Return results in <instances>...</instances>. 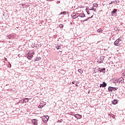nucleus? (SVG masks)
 I'll return each mask as SVG.
<instances>
[{
    "label": "nucleus",
    "instance_id": "obj_1",
    "mask_svg": "<svg viewBox=\"0 0 125 125\" xmlns=\"http://www.w3.org/2000/svg\"><path fill=\"white\" fill-rule=\"evenodd\" d=\"M122 41V38H118L117 40H116V41L114 42V45L116 46H120L121 43L120 42Z\"/></svg>",
    "mask_w": 125,
    "mask_h": 125
},
{
    "label": "nucleus",
    "instance_id": "obj_2",
    "mask_svg": "<svg viewBox=\"0 0 125 125\" xmlns=\"http://www.w3.org/2000/svg\"><path fill=\"white\" fill-rule=\"evenodd\" d=\"M49 119V117L48 116H43L42 117V121L43 123H47V121Z\"/></svg>",
    "mask_w": 125,
    "mask_h": 125
},
{
    "label": "nucleus",
    "instance_id": "obj_3",
    "mask_svg": "<svg viewBox=\"0 0 125 125\" xmlns=\"http://www.w3.org/2000/svg\"><path fill=\"white\" fill-rule=\"evenodd\" d=\"M72 116H73V117H75L76 119L77 120H81L82 118V116L81 114H72Z\"/></svg>",
    "mask_w": 125,
    "mask_h": 125
},
{
    "label": "nucleus",
    "instance_id": "obj_4",
    "mask_svg": "<svg viewBox=\"0 0 125 125\" xmlns=\"http://www.w3.org/2000/svg\"><path fill=\"white\" fill-rule=\"evenodd\" d=\"M33 54L32 53H28L26 55V57H27V59L29 60H31L32 58H33Z\"/></svg>",
    "mask_w": 125,
    "mask_h": 125
},
{
    "label": "nucleus",
    "instance_id": "obj_5",
    "mask_svg": "<svg viewBox=\"0 0 125 125\" xmlns=\"http://www.w3.org/2000/svg\"><path fill=\"white\" fill-rule=\"evenodd\" d=\"M118 11V9H114L113 11L111 12V16H117V12Z\"/></svg>",
    "mask_w": 125,
    "mask_h": 125
},
{
    "label": "nucleus",
    "instance_id": "obj_6",
    "mask_svg": "<svg viewBox=\"0 0 125 125\" xmlns=\"http://www.w3.org/2000/svg\"><path fill=\"white\" fill-rule=\"evenodd\" d=\"M107 86V83L105 82H103V83L100 84V87H106Z\"/></svg>",
    "mask_w": 125,
    "mask_h": 125
},
{
    "label": "nucleus",
    "instance_id": "obj_7",
    "mask_svg": "<svg viewBox=\"0 0 125 125\" xmlns=\"http://www.w3.org/2000/svg\"><path fill=\"white\" fill-rule=\"evenodd\" d=\"M105 70H106V68H103L101 69H99L98 71L100 72V73H103L104 74H105V73L106 72Z\"/></svg>",
    "mask_w": 125,
    "mask_h": 125
},
{
    "label": "nucleus",
    "instance_id": "obj_8",
    "mask_svg": "<svg viewBox=\"0 0 125 125\" xmlns=\"http://www.w3.org/2000/svg\"><path fill=\"white\" fill-rule=\"evenodd\" d=\"M79 17H81V18H83L85 17V15L83 13H78Z\"/></svg>",
    "mask_w": 125,
    "mask_h": 125
},
{
    "label": "nucleus",
    "instance_id": "obj_9",
    "mask_svg": "<svg viewBox=\"0 0 125 125\" xmlns=\"http://www.w3.org/2000/svg\"><path fill=\"white\" fill-rule=\"evenodd\" d=\"M38 120L37 119H32V122L34 125H38Z\"/></svg>",
    "mask_w": 125,
    "mask_h": 125
},
{
    "label": "nucleus",
    "instance_id": "obj_10",
    "mask_svg": "<svg viewBox=\"0 0 125 125\" xmlns=\"http://www.w3.org/2000/svg\"><path fill=\"white\" fill-rule=\"evenodd\" d=\"M78 17H79V13H76V14L75 15H74L72 16V18L74 20L77 19V18H78Z\"/></svg>",
    "mask_w": 125,
    "mask_h": 125
},
{
    "label": "nucleus",
    "instance_id": "obj_11",
    "mask_svg": "<svg viewBox=\"0 0 125 125\" xmlns=\"http://www.w3.org/2000/svg\"><path fill=\"white\" fill-rule=\"evenodd\" d=\"M69 13L67 11H63L61 12L59 15H66V14H68Z\"/></svg>",
    "mask_w": 125,
    "mask_h": 125
},
{
    "label": "nucleus",
    "instance_id": "obj_12",
    "mask_svg": "<svg viewBox=\"0 0 125 125\" xmlns=\"http://www.w3.org/2000/svg\"><path fill=\"white\" fill-rule=\"evenodd\" d=\"M112 103L113 104V105H116V104L118 103V100H113L112 101Z\"/></svg>",
    "mask_w": 125,
    "mask_h": 125
},
{
    "label": "nucleus",
    "instance_id": "obj_13",
    "mask_svg": "<svg viewBox=\"0 0 125 125\" xmlns=\"http://www.w3.org/2000/svg\"><path fill=\"white\" fill-rule=\"evenodd\" d=\"M108 91L109 92L110 91V92H113V87L109 86L108 87Z\"/></svg>",
    "mask_w": 125,
    "mask_h": 125
},
{
    "label": "nucleus",
    "instance_id": "obj_14",
    "mask_svg": "<svg viewBox=\"0 0 125 125\" xmlns=\"http://www.w3.org/2000/svg\"><path fill=\"white\" fill-rule=\"evenodd\" d=\"M119 83H124V78H119Z\"/></svg>",
    "mask_w": 125,
    "mask_h": 125
},
{
    "label": "nucleus",
    "instance_id": "obj_15",
    "mask_svg": "<svg viewBox=\"0 0 125 125\" xmlns=\"http://www.w3.org/2000/svg\"><path fill=\"white\" fill-rule=\"evenodd\" d=\"M97 62H98L99 63H103V60H102V59H101V58L98 59L97 60Z\"/></svg>",
    "mask_w": 125,
    "mask_h": 125
},
{
    "label": "nucleus",
    "instance_id": "obj_16",
    "mask_svg": "<svg viewBox=\"0 0 125 125\" xmlns=\"http://www.w3.org/2000/svg\"><path fill=\"white\" fill-rule=\"evenodd\" d=\"M3 16L4 19H7L8 17H7V15L6 14L3 13Z\"/></svg>",
    "mask_w": 125,
    "mask_h": 125
},
{
    "label": "nucleus",
    "instance_id": "obj_17",
    "mask_svg": "<svg viewBox=\"0 0 125 125\" xmlns=\"http://www.w3.org/2000/svg\"><path fill=\"white\" fill-rule=\"evenodd\" d=\"M93 7H98V4L97 3L93 4Z\"/></svg>",
    "mask_w": 125,
    "mask_h": 125
},
{
    "label": "nucleus",
    "instance_id": "obj_18",
    "mask_svg": "<svg viewBox=\"0 0 125 125\" xmlns=\"http://www.w3.org/2000/svg\"><path fill=\"white\" fill-rule=\"evenodd\" d=\"M41 57H36V59H35V61H39V60H41Z\"/></svg>",
    "mask_w": 125,
    "mask_h": 125
},
{
    "label": "nucleus",
    "instance_id": "obj_19",
    "mask_svg": "<svg viewBox=\"0 0 125 125\" xmlns=\"http://www.w3.org/2000/svg\"><path fill=\"white\" fill-rule=\"evenodd\" d=\"M102 31H103V30L101 29V28H100L97 30V32L98 33H102Z\"/></svg>",
    "mask_w": 125,
    "mask_h": 125
},
{
    "label": "nucleus",
    "instance_id": "obj_20",
    "mask_svg": "<svg viewBox=\"0 0 125 125\" xmlns=\"http://www.w3.org/2000/svg\"><path fill=\"white\" fill-rule=\"evenodd\" d=\"M57 49H60V48H61V46H60V45H57L56 46Z\"/></svg>",
    "mask_w": 125,
    "mask_h": 125
},
{
    "label": "nucleus",
    "instance_id": "obj_21",
    "mask_svg": "<svg viewBox=\"0 0 125 125\" xmlns=\"http://www.w3.org/2000/svg\"><path fill=\"white\" fill-rule=\"evenodd\" d=\"M8 38H9V40H10L11 39H13V38H14V36L10 35L8 37Z\"/></svg>",
    "mask_w": 125,
    "mask_h": 125
},
{
    "label": "nucleus",
    "instance_id": "obj_22",
    "mask_svg": "<svg viewBox=\"0 0 125 125\" xmlns=\"http://www.w3.org/2000/svg\"><path fill=\"white\" fill-rule=\"evenodd\" d=\"M78 72H79V73H80V74H83V70H82L81 69H78Z\"/></svg>",
    "mask_w": 125,
    "mask_h": 125
},
{
    "label": "nucleus",
    "instance_id": "obj_23",
    "mask_svg": "<svg viewBox=\"0 0 125 125\" xmlns=\"http://www.w3.org/2000/svg\"><path fill=\"white\" fill-rule=\"evenodd\" d=\"M118 87H112V90L115 91V90H117Z\"/></svg>",
    "mask_w": 125,
    "mask_h": 125
},
{
    "label": "nucleus",
    "instance_id": "obj_24",
    "mask_svg": "<svg viewBox=\"0 0 125 125\" xmlns=\"http://www.w3.org/2000/svg\"><path fill=\"white\" fill-rule=\"evenodd\" d=\"M63 27H64V25H63V24H60L59 25V27L61 29L62 28H63Z\"/></svg>",
    "mask_w": 125,
    "mask_h": 125
},
{
    "label": "nucleus",
    "instance_id": "obj_25",
    "mask_svg": "<svg viewBox=\"0 0 125 125\" xmlns=\"http://www.w3.org/2000/svg\"><path fill=\"white\" fill-rule=\"evenodd\" d=\"M89 10H93V11H96V9H94V8H93V7L91 9H89Z\"/></svg>",
    "mask_w": 125,
    "mask_h": 125
},
{
    "label": "nucleus",
    "instance_id": "obj_26",
    "mask_svg": "<svg viewBox=\"0 0 125 125\" xmlns=\"http://www.w3.org/2000/svg\"><path fill=\"white\" fill-rule=\"evenodd\" d=\"M24 100H27L26 102H29V99L28 98H24Z\"/></svg>",
    "mask_w": 125,
    "mask_h": 125
},
{
    "label": "nucleus",
    "instance_id": "obj_27",
    "mask_svg": "<svg viewBox=\"0 0 125 125\" xmlns=\"http://www.w3.org/2000/svg\"><path fill=\"white\" fill-rule=\"evenodd\" d=\"M115 1H111L109 3V4H112V3H115Z\"/></svg>",
    "mask_w": 125,
    "mask_h": 125
},
{
    "label": "nucleus",
    "instance_id": "obj_28",
    "mask_svg": "<svg viewBox=\"0 0 125 125\" xmlns=\"http://www.w3.org/2000/svg\"><path fill=\"white\" fill-rule=\"evenodd\" d=\"M89 19H91V18H88L87 19H86L85 20H84V21H87V20H89Z\"/></svg>",
    "mask_w": 125,
    "mask_h": 125
},
{
    "label": "nucleus",
    "instance_id": "obj_29",
    "mask_svg": "<svg viewBox=\"0 0 125 125\" xmlns=\"http://www.w3.org/2000/svg\"><path fill=\"white\" fill-rule=\"evenodd\" d=\"M98 72V70H97V69H94V73H97Z\"/></svg>",
    "mask_w": 125,
    "mask_h": 125
},
{
    "label": "nucleus",
    "instance_id": "obj_30",
    "mask_svg": "<svg viewBox=\"0 0 125 125\" xmlns=\"http://www.w3.org/2000/svg\"><path fill=\"white\" fill-rule=\"evenodd\" d=\"M24 102H25V103H27V101H25V99H23L22 100V103H24Z\"/></svg>",
    "mask_w": 125,
    "mask_h": 125
},
{
    "label": "nucleus",
    "instance_id": "obj_31",
    "mask_svg": "<svg viewBox=\"0 0 125 125\" xmlns=\"http://www.w3.org/2000/svg\"><path fill=\"white\" fill-rule=\"evenodd\" d=\"M115 2H116V3H120V1L119 0H115Z\"/></svg>",
    "mask_w": 125,
    "mask_h": 125
},
{
    "label": "nucleus",
    "instance_id": "obj_32",
    "mask_svg": "<svg viewBox=\"0 0 125 125\" xmlns=\"http://www.w3.org/2000/svg\"><path fill=\"white\" fill-rule=\"evenodd\" d=\"M38 108H39L40 109H42V105H39L38 106Z\"/></svg>",
    "mask_w": 125,
    "mask_h": 125
},
{
    "label": "nucleus",
    "instance_id": "obj_33",
    "mask_svg": "<svg viewBox=\"0 0 125 125\" xmlns=\"http://www.w3.org/2000/svg\"><path fill=\"white\" fill-rule=\"evenodd\" d=\"M86 12L87 13V14L89 15L90 13H89V12L88 11H86Z\"/></svg>",
    "mask_w": 125,
    "mask_h": 125
},
{
    "label": "nucleus",
    "instance_id": "obj_34",
    "mask_svg": "<svg viewBox=\"0 0 125 125\" xmlns=\"http://www.w3.org/2000/svg\"><path fill=\"white\" fill-rule=\"evenodd\" d=\"M89 8H88V7H86V11H87V10H89Z\"/></svg>",
    "mask_w": 125,
    "mask_h": 125
},
{
    "label": "nucleus",
    "instance_id": "obj_35",
    "mask_svg": "<svg viewBox=\"0 0 125 125\" xmlns=\"http://www.w3.org/2000/svg\"><path fill=\"white\" fill-rule=\"evenodd\" d=\"M35 47H39V45L38 44H36L35 45Z\"/></svg>",
    "mask_w": 125,
    "mask_h": 125
},
{
    "label": "nucleus",
    "instance_id": "obj_36",
    "mask_svg": "<svg viewBox=\"0 0 125 125\" xmlns=\"http://www.w3.org/2000/svg\"><path fill=\"white\" fill-rule=\"evenodd\" d=\"M57 4H58L59 3H60V1H57Z\"/></svg>",
    "mask_w": 125,
    "mask_h": 125
},
{
    "label": "nucleus",
    "instance_id": "obj_37",
    "mask_svg": "<svg viewBox=\"0 0 125 125\" xmlns=\"http://www.w3.org/2000/svg\"><path fill=\"white\" fill-rule=\"evenodd\" d=\"M9 68H11V64L10 63L9 64Z\"/></svg>",
    "mask_w": 125,
    "mask_h": 125
},
{
    "label": "nucleus",
    "instance_id": "obj_38",
    "mask_svg": "<svg viewBox=\"0 0 125 125\" xmlns=\"http://www.w3.org/2000/svg\"><path fill=\"white\" fill-rule=\"evenodd\" d=\"M112 80L113 81H117V79H116V78H113Z\"/></svg>",
    "mask_w": 125,
    "mask_h": 125
},
{
    "label": "nucleus",
    "instance_id": "obj_39",
    "mask_svg": "<svg viewBox=\"0 0 125 125\" xmlns=\"http://www.w3.org/2000/svg\"><path fill=\"white\" fill-rule=\"evenodd\" d=\"M71 83H72V84H75V81L72 82Z\"/></svg>",
    "mask_w": 125,
    "mask_h": 125
},
{
    "label": "nucleus",
    "instance_id": "obj_40",
    "mask_svg": "<svg viewBox=\"0 0 125 125\" xmlns=\"http://www.w3.org/2000/svg\"><path fill=\"white\" fill-rule=\"evenodd\" d=\"M38 45H39V47H41V46H42V44H38Z\"/></svg>",
    "mask_w": 125,
    "mask_h": 125
},
{
    "label": "nucleus",
    "instance_id": "obj_41",
    "mask_svg": "<svg viewBox=\"0 0 125 125\" xmlns=\"http://www.w3.org/2000/svg\"><path fill=\"white\" fill-rule=\"evenodd\" d=\"M116 80H115L114 82H113V83H118V81H117V82H116Z\"/></svg>",
    "mask_w": 125,
    "mask_h": 125
},
{
    "label": "nucleus",
    "instance_id": "obj_42",
    "mask_svg": "<svg viewBox=\"0 0 125 125\" xmlns=\"http://www.w3.org/2000/svg\"><path fill=\"white\" fill-rule=\"evenodd\" d=\"M81 22H85V21H84V20H83V21L82 20V21H81Z\"/></svg>",
    "mask_w": 125,
    "mask_h": 125
},
{
    "label": "nucleus",
    "instance_id": "obj_43",
    "mask_svg": "<svg viewBox=\"0 0 125 125\" xmlns=\"http://www.w3.org/2000/svg\"><path fill=\"white\" fill-rule=\"evenodd\" d=\"M75 85H76V86H79V85H78V83H77L75 84Z\"/></svg>",
    "mask_w": 125,
    "mask_h": 125
},
{
    "label": "nucleus",
    "instance_id": "obj_44",
    "mask_svg": "<svg viewBox=\"0 0 125 125\" xmlns=\"http://www.w3.org/2000/svg\"><path fill=\"white\" fill-rule=\"evenodd\" d=\"M92 17H93V15L91 17H89V18H92Z\"/></svg>",
    "mask_w": 125,
    "mask_h": 125
},
{
    "label": "nucleus",
    "instance_id": "obj_45",
    "mask_svg": "<svg viewBox=\"0 0 125 125\" xmlns=\"http://www.w3.org/2000/svg\"><path fill=\"white\" fill-rule=\"evenodd\" d=\"M32 47H33V48H34V47H35V45H32Z\"/></svg>",
    "mask_w": 125,
    "mask_h": 125
},
{
    "label": "nucleus",
    "instance_id": "obj_46",
    "mask_svg": "<svg viewBox=\"0 0 125 125\" xmlns=\"http://www.w3.org/2000/svg\"><path fill=\"white\" fill-rule=\"evenodd\" d=\"M73 14H75V13H73V14L71 15V16H73Z\"/></svg>",
    "mask_w": 125,
    "mask_h": 125
},
{
    "label": "nucleus",
    "instance_id": "obj_47",
    "mask_svg": "<svg viewBox=\"0 0 125 125\" xmlns=\"http://www.w3.org/2000/svg\"><path fill=\"white\" fill-rule=\"evenodd\" d=\"M90 92V91L89 90L88 92V93H89Z\"/></svg>",
    "mask_w": 125,
    "mask_h": 125
},
{
    "label": "nucleus",
    "instance_id": "obj_48",
    "mask_svg": "<svg viewBox=\"0 0 125 125\" xmlns=\"http://www.w3.org/2000/svg\"><path fill=\"white\" fill-rule=\"evenodd\" d=\"M113 119H115V117L112 116Z\"/></svg>",
    "mask_w": 125,
    "mask_h": 125
},
{
    "label": "nucleus",
    "instance_id": "obj_49",
    "mask_svg": "<svg viewBox=\"0 0 125 125\" xmlns=\"http://www.w3.org/2000/svg\"><path fill=\"white\" fill-rule=\"evenodd\" d=\"M22 6H23V5H24V4H22Z\"/></svg>",
    "mask_w": 125,
    "mask_h": 125
},
{
    "label": "nucleus",
    "instance_id": "obj_50",
    "mask_svg": "<svg viewBox=\"0 0 125 125\" xmlns=\"http://www.w3.org/2000/svg\"><path fill=\"white\" fill-rule=\"evenodd\" d=\"M5 60H7V59H6V58H5Z\"/></svg>",
    "mask_w": 125,
    "mask_h": 125
},
{
    "label": "nucleus",
    "instance_id": "obj_51",
    "mask_svg": "<svg viewBox=\"0 0 125 125\" xmlns=\"http://www.w3.org/2000/svg\"><path fill=\"white\" fill-rule=\"evenodd\" d=\"M33 54H35V53L34 52H33Z\"/></svg>",
    "mask_w": 125,
    "mask_h": 125
},
{
    "label": "nucleus",
    "instance_id": "obj_52",
    "mask_svg": "<svg viewBox=\"0 0 125 125\" xmlns=\"http://www.w3.org/2000/svg\"><path fill=\"white\" fill-rule=\"evenodd\" d=\"M103 59H104V58H103Z\"/></svg>",
    "mask_w": 125,
    "mask_h": 125
}]
</instances>
